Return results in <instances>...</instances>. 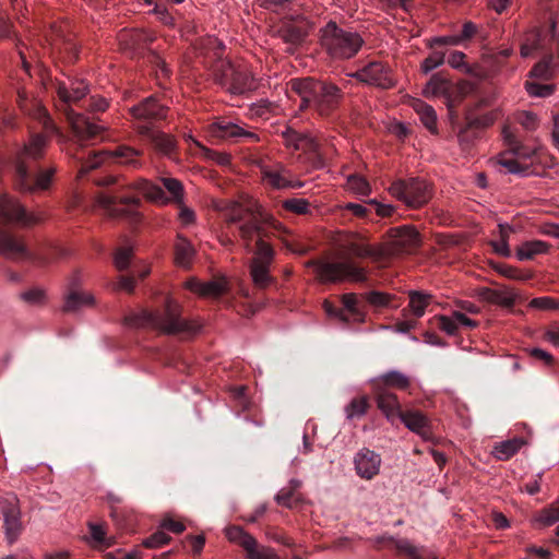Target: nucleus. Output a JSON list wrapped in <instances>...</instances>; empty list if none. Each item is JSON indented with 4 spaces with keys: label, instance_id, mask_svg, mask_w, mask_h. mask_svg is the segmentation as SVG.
Masks as SVG:
<instances>
[{
    "label": "nucleus",
    "instance_id": "nucleus-49",
    "mask_svg": "<svg viewBox=\"0 0 559 559\" xmlns=\"http://www.w3.org/2000/svg\"><path fill=\"white\" fill-rule=\"evenodd\" d=\"M552 57H548L536 63L531 70L532 78L549 80L552 76Z\"/></svg>",
    "mask_w": 559,
    "mask_h": 559
},
{
    "label": "nucleus",
    "instance_id": "nucleus-16",
    "mask_svg": "<svg viewBox=\"0 0 559 559\" xmlns=\"http://www.w3.org/2000/svg\"><path fill=\"white\" fill-rule=\"evenodd\" d=\"M0 254L14 260H31L39 265L50 263L49 258L31 253L19 239L2 230H0Z\"/></svg>",
    "mask_w": 559,
    "mask_h": 559
},
{
    "label": "nucleus",
    "instance_id": "nucleus-21",
    "mask_svg": "<svg viewBox=\"0 0 559 559\" xmlns=\"http://www.w3.org/2000/svg\"><path fill=\"white\" fill-rule=\"evenodd\" d=\"M212 136L219 139H243L251 142L258 141V135L246 131L242 127L227 120H218L210 126Z\"/></svg>",
    "mask_w": 559,
    "mask_h": 559
},
{
    "label": "nucleus",
    "instance_id": "nucleus-14",
    "mask_svg": "<svg viewBox=\"0 0 559 559\" xmlns=\"http://www.w3.org/2000/svg\"><path fill=\"white\" fill-rule=\"evenodd\" d=\"M39 221V216L26 212L24 206L14 198L7 194L0 197V222L31 226Z\"/></svg>",
    "mask_w": 559,
    "mask_h": 559
},
{
    "label": "nucleus",
    "instance_id": "nucleus-58",
    "mask_svg": "<svg viewBox=\"0 0 559 559\" xmlns=\"http://www.w3.org/2000/svg\"><path fill=\"white\" fill-rule=\"evenodd\" d=\"M170 537L159 530L143 540V546L146 548H159L170 542Z\"/></svg>",
    "mask_w": 559,
    "mask_h": 559
},
{
    "label": "nucleus",
    "instance_id": "nucleus-57",
    "mask_svg": "<svg viewBox=\"0 0 559 559\" xmlns=\"http://www.w3.org/2000/svg\"><path fill=\"white\" fill-rule=\"evenodd\" d=\"M496 271L507 277V278H510V280H515V281H526L528 280L531 276L527 275V274H524L521 270H519L518 267H514L512 265H508V264H499L496 266Z\"/></svg>",
    "mask_w": 559,
    "mask_h": 559
},
{
    "label": "nucleus",
    "instance_id": "nucleus-9",
    "mask_svg": "<svg viewBox=\"0 0 559 559\" xmlns=\"http://www.w3.org/2000/svg\"><path fill=\"white\" fill-rule=\"evenodd\" d=\"M253 258L250 262V276L255 287L264 289L269 287L274 278L270 274V267L274 260V249L264 240H257V247L253 251Z\"/></svg>",
    "mask_w": 559,
    "mask_h": 559
},
{
    "label": "nucleus",
    "instance_id": "nucleus-22",
    "mask_svg": "<svg viewBox=\"0 0 559 559\" xmlns=\"http://www.w3.org/2000/svg\"><path fill=\"white\" fill-rule=\"evenodd\" d=\"M138 132L147 138L156 151L160 154L169 155L176 148V140L173 135L163 131L156 130L154 127L147 124H139Z\"/></svg>",
    "mask_w": 559,
    "mask_h": 559
},
{
    "label": "nucleus",
    "instance_id": "nucleus-50",
    "mask_svg": "<svg viewBox=\"0 0 559 559\" xmlns=\"http://www.w3.org/2000/svg\"><path fill=\"white\" fill-rule=\"evenodd\" d=\"M502 116V110L500 108L493 109L489 112L483 114L476 118H474L471 122V127L476 128H488L492 126L500 117Z\"/></svg>",
    "mask_w": 559,
    "mask_h": 559
},
{
    "label": "nucleus",
    "instance_id": "nucleus-4",
    "mask_svg": "<svg viewBox=\"0 0 559 559\" xmlns=\"http://www.w3.org/2000/svg\"><path fill=\"white\" fill-rule=\"evenodd\" d=\"M124 321L131 328H148L170 335H192L201 329L197 320L181 317V306L171 298H167L163 310L142 309L127 316Z\"/></svg>",
    "mask_w": 559,
    "mask_h": 559
},
{
    "label": "nucleus",
    "instance_id": "nucleus-34",
    "mask_svg": "<svg viewBox=\"0 0 559 559\" xmlns=\"http://www.w3.org/2000/svg\"><path fill=\"white\" fill-rule=\"evenodd\" d=\"M549 245L542 240H530L516 248L515 255L520 261L531 260L535 255L546 253Z\"/></svg>",
    "mask_w": 559,
    "mask_h": 559
},
{
    "label": "nucleus",
    "instance_id": "nucleus-2",
    "mask_svg": "<svg viewBox=\"0 0 559 559\" xmlns=\"http://www.w3.org/2000/svg\"><path fill=\"white\" fill-rule=\"evenodd\" d=\"M46 146L45 135L33 134L19 152L14 175V185L17 190L35 193L49 189L56 168L39 169L36 164L44 156Z\"/></svg>",
    "mask_w": 559,
    "mask_h": 559
},
{
    "label": "nucleus",
    "instance_id": "nucleus-59",
    "mask_svg": "<svg viewBox=\"0 0 559 559\" xmlns=\"http://www.w3.org/2000/svg\"><path fill=\"white\" fill-rule=\"evenodd\" d=\"M525 88L528 95L533 97H547L554 92L552 85L539 84L535 82H526Z\"/></svg>",
    "mask_w": 559,
    "mask_h": 559
},
{
    "label": "nucleus",
    "instance_id": "nucleus-23",
    "mask_svg": "<svg viewBox=\"0 0 559 559\" xmlns=\"http://www.w3.org/2000/svg\"><path fill=\"white\" fill-rule=\"evenodd\" d=\"M376 393V403L378 408L386 417L388 420L393 421L400 418V414L404 411L401 408V403L397 396L382 386H373Z\"/></svg>",
    "mask_w": 559,
    "mask_h": 559
},
{
    "label": "nucleus",
    "instance_id": "nucleus-37",
    "mask_svg": "<svg viewBox=\"0 0 559 559\" xmlns=\"http://www.w3.org/2000/svg\"><path fill=\"white\" fill-rule=\"evenodd\" d=\"M408 297L409 310L416 318H421L425 314L426 308L430 305L432 296L423 292L411 290Z\"/></svg>",
    "mask_w": 559,
    "mask_h": 559
},
{
    "label": "nucleus",
    "instance_id": "nucleus-27",
    "mask_svg": "<svg viewBox=\"0 0 559 559\" xmlns=\"http://www.w3.org/2000/svg\"><path fill=\"white\" fill-rule=\"evenodd\" d=\"M411 385L409 378L397 370L388 371L373 380V386H382L389 390L390 388L396 390H407Z\"/></svg>",
    "mask_w": 559,
    "mask_h": 559
},
{
    "label": "nucleus",
    "instance_id": "nucleus-56",
    "mask_svg": "<svg viewBox=\"0 0 559 559\" xmlns=\"http://www.w3.org/2000/svg\"><path fill=\"white\" fill-rule=\"evenodd\" d=\"M133 251L130 247H121L116 251L114 263L117 270L123 271L126 270L131 262Z\"/></svg>",
    "mask_w": 559,
    "mask_h": 559
},
{
    "label": "nucleus",
    "instance_id": "nucleus-32",
    "mask_svg": "<svg viewBox=\"0 0 559 559\" xmlns=\"http://www.w3.org/2000/svg\"><path fill=\"white\" fill-rule=\"evenodd\" d=\"M134 188L139 190L146 199L158 204H166L169 199L165 195L164 190L146 179H139L134 182Z\"/></svg>",
    "mask_w": 559,
    "mask_h": 559
},
{
    "label": "nucleus",
    "instance_id": "nucleus-40",
    "mask_svg": "<svg viewBox=\"0 0 559 559\" xmlns=\"http://www.w3.org/2000/svg\"><path fill=\"white\" fill-rule=\"evenodd\" d=\"M277 34L284 43L289 44L290 46L299 45L306 36V33L300 27L293 24L281 27Z\"/></svg>",
    "mask_w": 559,
    "mask_h": 559
},
{
    "label": "nucleus",
    "instance_id": "nucleus-62",
    "mask_svg": "<svg viewBox=\"0 0 559 559\" xmlns=\"http://www.w3.org/2000/svg\"><path fill=\"white\" fill-rule=\"evenodd\" d=\"M530 307L539 310H555L559 309V299L552 297H537L530 301Z\"/></svg>",
    "mask_w": 559,
    "mask_h": 559
},
{
    "label": "nucleus",
    "instance_id": "nucleus-48",
    "mask_svg": "<svg viewBox=\"0 0 559 559\" xmlns=\"http://www.w3.org/2000/svg\"><path fill=\"white\" fill-rule=\"evenodd\" d=\"M297 151L314 154L319 158V164L321 166L323 165L320 145L318 141L314 138L310 136L309 134L304 133L300 144H297Z\"/></svg>",
    "mask_w": 559,
    "mask_h": 559
},
{
    "label": "nucleus",
    "instance_id": "nucleus-29",
    "mask_svg": "<svg viewBox=\"0 0 559 559\" xmlns=\"http://www.w3.org/2000/svg\"><path fill=\"white\" fill-rule=\"evenodd\" d=\"M239 235L245 242L246 250L250 251L251 242L255 236H258V240H263L264 231L261 222L255 216H252L249 221L240 224Z\"/></svg>",
    "mask_w": 559,
    "mask_h": 559
},
{
    "label": "nucleus",
    "instance_id": "nucleus-44",
    "mask_svg": "<svg viewBox=\"0 0 559 559\" xmlns=\"http://www.w3.org/2000/svg\"><path fill=\"white\" fill-rule=\"evenodd\" d=\"M368 407L369 404L366 396L353 399L350 403L345 407L347 419L362 417L367 413Z\"/></svg>",
    "mask_w": 559,
    "mask_h": 559
},
{
    "label": "nucleus",
    "instance_id": "nucleus-25",
    "mask_svg": "<svg viewBox=\"0 0 559 559\" xmlns=\"http://www.w3.org/2000/svg\"><path fill=\"white\" fill-rule=\"evenodd\" d=\"M425 97H444L450 105L453 102V86L449 80L440 74H433L423 90Z\"/></svg>",
    "mask_w": 559,
    "mask_h": 559
},
{
    "label": "nucleus",
    "instance_id": "nucleus-52",
    "mask_svg": "<svg viewBox=\"0 0 559 559\" xmlns=\"http://www.w3.org/2000/svg\"><path fill=\"white\" fill-rule=\"evenodd\" d=\"M275 501L277 504L290 509L300 501V497L298 493L286 486L282 488L275 496Z\"/></svg>",
    "mask_w": 559,
    "mask_h": 559
},
{
    "label": "nucleus",
    "instance_id": "nucleus-46",
    "mask_svg": "<svg viewBox=\"0 0 559 559\" xmlns=\"http://www.w3.org/2000/svg\"><path fill=\"white\" fill-rule=\"evenodd\" d=\"M544 526L552 525L559 521V501L543 509L534 519Z\"/></svg>",
    "mask_w": 559,
    "mask_h": 559
},
{
    "label": "nucleus",
    "instance_id": "nucleus-61",
    "mask_svg": "<svg viewBox=\"0 0 559 559\" xmlns=\"http://www.w3.org/2000/svg\"><path fill=\"white\" fill-rule=\"evenodd\" d=\"M201 152L206 159L215 162L217 165L227 166L230 164V155L226 152H217L205 146H201Z\"/></svg>",
    "mask_w": 559,
    "mask_h": 559
},
{
    "label": "nucleus",
    "instance_id": "nucleus-53",
    "mask_svg": "<svg viewBox=\"0 0 559 559\" xmlns=\"http://www.w3.org/2000/svg\"><path fill=\"white\" fill-rule=\"evenodd\" d=\"M88 527L91 538L96 546L110 547L114 544L111 538L106 537V532L103 525L91 523Z\"/></svg>",
    "mask_w": 559,
    "mask_h": 559
},
{
    "label": "nucleus",
    "instance_id": "nucleus-64",
    "mask_svg": "<svg viewBox=\"0 0 559 559\" xmlns=\"http://www.w3.org/2000/svg\"><path fill=\"white\" fill-rule=\"evenodd\" d=\"M440 329L449 335H455L459 331L457 321L454 318V312L451 316H439Z\"/></svg>",
    "mask_w": 559,
    "mask_h": 559
},
{
    "label": "nucleus",
    "instance_id": "nucleus-18",
    "mask_svg": "<svg viewBox=\"0 0 559 559\" xmlns=\"http://www.w3.org/2000/svg\"><path fill=\"white\" fill-rule=\"evenodd\" d=\"M381 463L380 454L367 448L359 450L354 457L357 475L367 480L374 478L379 474Z\"/></svg>",
    "mask_w": 559,
    "mask_h": 559
},
{
    "label": "nucleus",
    "instance_id": "nucleus-17",
    "mask_svg": "<svg viewBox=\"0 0 559 559\" xmlns=\"http://www.w3.org/2000/svg\"><path fill=\"white\" fill-rule=\"evenodd\" d=\"M400 419L408 430L419 436L424 441L435 442L432 423L423 412L406 409L400 414Z\"/></svg>",
    "mask_w": 559,
    "mask_h": 559
},
{
    "label": "nucleus",
    "instance_id": "nucleus-19",
    "mask_svg": "<svg viewBox=\"0 0 559 559\" xmlns=\"http://www.w3.org/2000/svg\"><path fill=\"white\" fill-rule=\"evenodd\" d=\"M2 514L4 519V526L7 537L10 543H13L21 531L20 509L17 499L13 495H8L2 501Z\"/></svg>",
    "mask_w": 559,
    "mask_h": 559
},
{
    "label": "nucleus",
    "instance_id": "nucleus-38",
    "mask_svg": "<svg viewBox=\"0 0 559 559\" xmlns=\"http://www.w3.org/2000/svg\"><path fill=\"white\" fill-rule=\"evenodd\" d=\"M225 213V218L228 223H240L251 212L248 206L242 205L237 201H228L222 207Z\"/></svg>",
    "mask_w": 559,
    "mask_h": 559
},
{
    "label": "nucleus",
    "instance_id": "nucleus-42",
    "mask_svg": "<svg viewBox=\"0 0 559 559\" xmlns=\"http://www.w3.org/2000/svg\"><path fill=\"white\" fill-rule=\"evenodd\" d=\"M346 189L357 195L367 197L371 193L369 182L360 175H350L347 177Z\"/></svg>",
    "mask_w": 559,
    "mask_h": 559
},
{
    "label": "nucleus",
    "instance_id": "nucleus-51",
    "mask_svg": "<svg viewBox=\"0 0 559 559\" xmlns=\"http://www.w3.org/2000/svg\"><path fill=\"white\" fill-rule=\"evenodd\" d=\"M246 552L249 559H280L272 548L259 545L255 538L254 545Z\"/></svg>",
    "mask_w": 559,
    "mask_h": 559
},
{
    "label": "nucleus",
    "instance_id": "nucleus-11",
    "mask_svg": "<svg viewBox=\"0 0 559 559\" xmlns=\"http://www.w3.org/2000/svg\"><path fill=\"white\" fill-rule=\"evenodd\" d=\"M349 75L365 84L383 90L392 88L395 85L391 68L381 61H370Z\"/></svg>",
    "mask_w": 559,
    "mask_h": 559
},
{
    "label": "nucleus",
    "instance_id": "nucleus-35",
    "mask_svg": "<svg viewBox=\"0 0 559 559\" xmlns=\"http://www.w3.org/2000/svg\"><path fill=\"white\" fill-rule=\"evenodd\" d=\"M413 108L419 116L421 123L431 132H437V114L432 106L416 99L413 103Z\"/></svg>",
    "mask_w": 559,
    "mask_h": 559
},
{
    "label": "nucleus",
    "instance_id": "nucleus-45",
    "mask_svg": "<svg viewBox=\"0 0 559 559\" xmlns=\"http://www.w3.org/2000/svg\"><path fill=\"white\" fill-rule=\"evenodd\" d=\"M20 297L29 306H43L47 301L46 290L37 286L21 293Z\"/></svg>",
    "mask_w": 559,
    "mask_h": 559
},
{
    "label": "nucleus",
    "instance_id": "nucleus-60",
    "mask_svg": "<svg viewBox=\"0 0 559 559\" xmlns=\"http://www.w3.org/2000/svg\"><path fill=\"white\" fill-rule=\"evenodd\" d=\"M367 301L373 307H389L393 296L382 292H370L366 295Z\"/></svg>",
    "mask_w": 559,
    "mask_h": 559
},
{
    "label": "nucleus",
    "instance_id": "nucleus-63",
    "mask_svg": "<svg viewBox=\"0 0 559 559\" xmlns=\"http://www.w3.org/2000/svg\"><path fill=\"white\" fill-rule=\"evenodd\" d=\"M310 203L306 199H289L284 202V207L296 214H307Z\"/></svg>",
    "mask_w": 559,
    "mask_h": 559
},
{
    "label": "nucleus",
    "instance_id": "nucleus-30",
    "mask_svg": "<svg viewBox=\"0 0 559 559\" xmlns=\"http://www.w3.org/2000/svg\"><path fill=\"white\" fill-rule=\"evenodd\" d=\"M195 250L192 243L183 236L178 235L175 243V262L181 267H189L194 258Z\"/></svg>",
    "mask_w": 559,
    "mask_h": 559
},
{
    "label": "nucleus",
    "instance_id": "nucleus-7",
    "mask_svg": "<svg viewBox=\"0 0 559 559\" xmlns=\"http://www.w3.org/2000/svg\"><path fill=\"white\" fill-rule=\"evenodd\" d=\"M388 191L393 198L411 209H419L432 198L430 183L414 177L393 181Z\"/></svg>",
    "mask_w": 559,
    "mask_h": 559
},
{
    "label": "nucleus",
    "instance_id": "nucleus-1",
    "mask_svg": "<svg viewBox=\"0 0 559 559\" xmlns=\"http://www.w3.org/2000/svg\"><path fill=\"white\" fill-rule=\"evenodd\" d=\"M340 250L343 258H369L374 262L385 259V249L381 243L370 245L367 238L359 234H350L340 243ZM306 265L314 269L316 276L322 284L344 281L365 283L368 280L367 269L349 259L340 262L311 260Z\"/></svg>",
    "mask_w": 559,
    "mask_h": 559
},
{
    "label": "nucleus",
    "instance_id": "nucleus-12",
    "mask_svg": "<svg viewBox=\"0 0 559 559\" xmlns=\"http://www.w3.org/2000/svg\"><path fill=\"white\" fill-rule=\"evenodd\" d=\"M262 181L272 189L283 190L290 188H300L301 182L294 179L292 171L282 163H258Z\"/></svg>",
    "mask_w": 559,
    "mask_h": 559
},
{
    "label": "nucleus",
    "instance_id": "nucleus-28",
    "mask_svg": "<svg viewBox=\"0 0 559 559\" xmlns=\"http://www.w3.org/2000/svg\"><path fill=\"white\" fill-rule=\"evenodd\" d=\"M525 444L526 441L520 437L500 441L495 443L491 454L497 460L507 461L514 456Z\"/></svg>",
    "mask_w": 559,
    "mask_h": 559
},
{
    "label": "nucleus",
    "instance_id": "nucleus-31",
    "mask_svg": "<svg viewBox=\"0 0 559 559\" xmlns=\"http://www.w3.org/2000/svg\"><path fill=\"white\" fill-rule=\"evenodd\" d=\"M94 305L95 297L93 294L87 292L72 290L66 296L63 311H76L84 307H93Z\"/></svg>",
    "mask_w": 559,
    "mask_h": 559
},
{
    "label": "nucleus",
    "instance_id": "nucleus-43",
    "mask_svg": "<svg viewBox=\"0 0 559 559\" xmlns=\"http://www.w3.org/2000/svg\"><path fill=\"white\" fill-rule=\"evenodd\" d=\"M518 159L519 158H516L514 155H512L510 150H508L507 152L501 153L498 156L499 165L504 167L508 173H510V174H525L526 170H527V167L526 166H522L519 163Z\"/></svg>",
    "mask_w": 559,
    "mask_h": 559
},
{
    "label": "nucleus",
    "instance_id": "nucleus-41",
    "mask_svg": "<svg viewBox=\"0 0 559 559\" xmlns=\"http://www.w3.org/2000/svg\"><path fill=\"white\" fill-rule=\"evenodd\" d=\"M477 26L472 22L464 23L462 27V32L460 36H444V37H436L433 43L439 45H456L461 40L468 39L476 34Z\"/></svg>",
    "mask_w": 559,
    "mask_h": 559
},
{
    "label": "nucleus",
    "instance_id": "nucleus-36",
    "mask_svg": "<svg viewBox=\"0 0 559 559\" xmlns=\"http://www.w3.org/2000/svg\"><path fill=\"white\" fill-rule=\"evenodd\" d=\"M105 152H106V156L114 157L115 159H117L118 163L129 165L132 167H138L140 165V163L138 160V156H140L141 153H140V151H138L133 147H130L127 145H121V146H118L114 151H105Z\"/></svg>",
    "mask_w": 559,
    "mask_h": 559
},
{
    "label": "nucleus",
    "instance_id": "nucleus-47",
    "mask_svg": "<svg viewBox=\"0 0 559 559\" xmlns=\"http://www.w3.org/2000/svg\"><path fill=\"white\" fill-rule=\"evenodd\" d=\"M106 157L105 151L94 152L92 156H90L84 163H82L81 168L78 173V178H83L91 170L99 167Z\"/></svg>",
    "mask_w": 559,
    "mask_h": 559
},
{
    "label": "nucleus",
    "instance_id": "nucleus-26",
    "mask_svg": "<svg viewBox=\"0 0 559 559\" xmlns=\"http://www.w3.org/2000/svg\"><path fill=\"white\" fill-rule=\"evenodd\" d=\"M118 38L123 49L133 51L142 49L153 40V36L142 29L122 31Z\"/></svg>",
    "mask_w": 559,
    "mask_h": 559
},
{
    "label": "nucleus",
    "instance_id": "nucleus-33",
    "mask_svg": "<svg viewBox=\"0 0 559 559\" xmlns=\"http://www.w3.org/2000/svg\"><path fill=\"white\" fill-rule=\"evenodd\" d=\"M480 297L495 305L502 307H511L515 301V294L510 289H491L484 288L480 292Z\"/></svg>",
    "mask_w": 559,
    "mask_h": 559
},
{
    "label": "nucleus",
    "instance_id": "nucleus-15",
    "mask_svg": "<svg viewBox=\"0 0 559 559\" xmlns=\"http://www.w3.org/2000/svg\"><path fill=\"white\" fill-rule=\"evenodd\" d=\"M130 114L135 120V128L139 124L154 127V123L166 118L167 107L159 104L154 96H148L130 108Z\"/></svg>",
    "mask_w": 559,
    "mask_h": 559
},
{
    "label": "nucleus",
    "instance_id": "nucleus-3",
    "mask_svg": "<svg viewBox=\"0 0 559 559\" xmlns=\"http://www.w3.org/2000/svg\"><path fill=\"white\" fill-rule=\"evenodd\" d=\"M59 98L58 108L61 110L73 132L74 144L82 147L85 142L95 139L104 131V128L91 121L83 114L75 112L70 105L81 100L88 93V86L84 80L58 81L55 84Z\"/></svg>",
    "mask_w": 559,
    "mask_h": 559
},
{
    "label": "nucleus",
    "instance_id": "nucleus-54",
    "mask_svg": "<svg viewBox=\"0 0 559 559\" xmlns=\"http://www.w3.org/2000/svg\"><path fill=\"white\" fill-rule=\"evenodd\" d=\"M163 186L173 195V200L177 203L182 202L183 187L178 179L175 178H163Z\"/></svg>",
    "mask_w": 559,
    "mask_h": 559
},
{
    "label": "nucleus",
    "instance_id": "nucleus-6",
    "mask_svg": "<svg viewBox=\"0 0 559 559\" xmlns=\"http://www.w3.org/2000/svg\"><path fill=\"white\" fill-rule=\"evenodd\" d=\"M320 40L326 53L336 60L355 57L364 45L358 33L341 28L335 22H329L321 29Z\"/></svg>",
    "mask_w": 559,
    "mask_h": 559
},
{
    "label": "nucleus",
    "instance_id": "nucleus-24",
    "mask_svg": "<svg viewBox=\"0 0 559 559\" xmlns=\"http://www.w3.org/2000/svg\"><path fill=\"white\" fill-rule=\"evenodd\" d=\"M186 287L202 297L218 298L228 290V282L225 278L209 282H200L197 278H190L186 282Z\"/></svg>",
    "mask_w": 559,
    "mask_h": 559
},
{
    "label": "nucleus",
    "instance_id": "nucleus-5",
    "mask_svg": "<svg viewBox=\"0 0 559 559\" xmlns=\"http://www.w3.org/2000/svg\"><path fill=\"white\" fill-rule=\"evenodd\" d=\"M290 86L301 98L300 109L313 106L320 116L333 111L343 97L341 88L335 84L312 78L292 80Z\"/></svg>",
    "mask_w": 559,
    "mask_h": 559
},
{
    "label": "nucleus",
    "instance_id": "nucleus-55",
    "mask_svg": "<svg viewBox=\"0 0 559 559\" xmlns=\"http://www.w3.org/2000/svg\"><path fill=\"white\" fill-rule=\"evenodd\" d=\"M515 120L527 131H535L539 127V120L532 111L518 112Z\"/></svg>",
    "mask_w": 559,
    "mask_h": 559
},
{
    "label": "nucleus",
    "instance_id": "nucleus-8",
    "mask_svg": "<svg viewBox=\"0 0 559 559\" xmlns=\"http://www.w3.org/2000/svg\"><path fill=\"white\" fill-rule=\"evenodd\" d=\"M215 80L231 94H242L257 87V83L245 66H234L221 60L214 69Z\"/></svg>",
    "mask_w": 559,
    "mask_h": 559
},
{
    "label": "nucleus",
    "instance_id": "nucleus-13",
    "mask_svg": "<svg viewBox=\"0 0 559 559\" xmlns=\"http://www.w3.org/2000/svg\"><path fill=\"white\" fill-rule=\"evenodd\" d=\"M419 245V233L412 226H402L391 229L389 241L381 243L385 249V258L409 252Z\"/></svg>",
    "mask_w": 559,
    "mask_h": 559
},
{
    "label": "nucleus",
    "instance_id": "nucleus-20",
    "mask_svg": "<svg viewBox=\"0 0 559 559\" xmlns=\"http://www.w3.org/2000/svg\"><path fill=\"white\" fill-rule=\"evenodd\" d=\"M17 104L20 109L24 114L33 116L36 119H38L41 122L45 130L51 132L57 131V128L52 123L47 110L41 106V104L38 100L29 99L25 91L19 92Z\"/></svg>",
    "mask_w": 559,
    "mask_h": 559
},
{
    "label": "nucleus",
    "instance_id": "nucleus-39",
    "mask_svg": "<svg viewBox=\"0 0 559 559\" xmlns=\"http://www.w3.org/2000/svg\"><path fill=\"white\" fill-rule=\"evenodd\" d=\"M227 539L236 543L245 550L250 549L254 545V537L245 532L240 526H229L225 530Z\"/></svg>",
    "mask_w": 559,
    "mask_h": 559
},
{
    "label": "nucleus",
    "instance_id": "nucleus-10",
    "mask_svg": "<svg viewBox=\"0 0 559 559\" xmlns=\"http://www.w3.org/2000/svg\"><path fill=\"white\" fill-rule=\"evenodd\" d=\"M96 204L102 207L106 215L112 218L129 217L136 214L140 200L134 197L118 198L114 193L99 192L95 197Z\"/></svg>",
    "mask_w": 559,
    "mask_h": 559
}]
</instances>
